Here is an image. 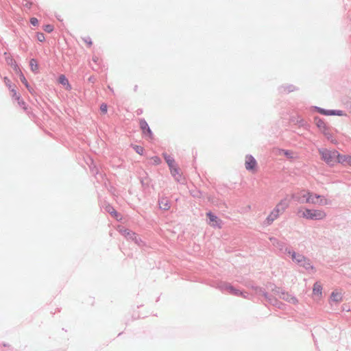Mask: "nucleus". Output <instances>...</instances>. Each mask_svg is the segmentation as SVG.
Here are the masks:
<instances>
[{"label":"nucleus","instance_id":"nucleus-22","mask_svg":"<svg viewBox=\"0 0 351 351\" xmlns=\"http://www.w3.org/2000/svg\"><path fill=\"white\" fill-rule=\"evenodd\" d=\"M10 93H11V97L13 99H16V101L20 100L21 96H20L19 93H18L17 91L14 88H11Z\"/></svg>","mask_w":351,"mask_h":351},{"label":"nucleus","instance_id":"nucleus-14","mask_svg":"<svg viewBox=\"0 0 351 351\" xmlns=\"http://www.w3.org/2000/svg\"><path fill=\"white\" fill-rule=\"evenodd\" d=\"M322 286L320 284L316 282L313 286V295L317 296V298H320L322 296Z\"/></svg>","mask_w":351,"mask_h":351},{"label":"nucleus","instance_id":"nucleus-8","mask_svg":"<svg viewBox=\"0 0 351 351\" xmlns=\"http://www.w3.org/2000/svg\"><path fill=\"white\" fill-rule=\"evenodd\" d=\"M140 127L143 131V133L147 136L150 139L153 138L152 132L147 124V123L145 120H140Z\"/></svg>","mask_w":351,"mask_h":351},{"label":"nucleus","instance_id":"nucleus-35","mask_svg":"<svg viewBox=\"0 0 351 351\" xmlns=\"http://www.w3.org/2000/svg\"><path fill=\"white\" fill-rule=\"evenodd\" d=\"M307 193H305L303 194L302 198V201L305 202H306V199H307Z\"/></svg>","mask_w":351,"mask_h":351},{"label":"nucleus","instance_id":"nucleus-27","mask_svg":"<svg viewBox=\"0 0 351 351\" xmlns=\"http://www.w3.org/2000/svg\"><path fill=\"white\" fill-rule=\"evenodd\" d=\"M36 38L40 42H43L45 39V35L43 33H38Z\"/></svg>","mask_w":351,"mask_h":351},{"label":"nucleus","instance_id":"nucleus-1","mask_svg":"<svg viewBox=\"0 0 351 351\" xmlns=\"http://www.w3.org/2000/svg\"><path fill=\"white\" fill-rule=\"evenodd\" d=\"M289 202L290 200L288 198L282 199L267 217L265 224L267 226L271 224L288 208Z\"/></svg>","mask_w":351,"mask_h":351},{"label":"nucleus","instance_id":"nucleus-2","mask_svg":"<svg viewBox=\"0 0 351 351\" xmlns=\"http://www.w3.org/2000/svg\"><path fill=\"white\" fill-rule=\"evenodd\" d=\"M299 217L311 220H321L326 217V213L322 210L301 208L298 211Z\"/></svg>","mask_w":351,"mask_h":351},{"label":"nucleus","instance_id":"nucleus-10","mask_svg":"<svg viewBox=\"0 0 351 351\" xmlns=\"http://www.w3.org/2000/svg\"><path fill=\"white\" fill-rule=\"evenodd\" d=\"M322 133L327 138L328 140L330 141L331 143L334 144H337V141L336 138L333 136V134L331 132L330 128L327 127L325 130H324Z\"/></svg>","mask_w":351,"mask_h":351},{"label":"nucleus","instance_id":"nucleus-19","mask_svg":"<svg viewBox=\"0 0 351 351\" xmlns=\"http://www.w3.org/2000/svg\"><path fill=\"white\" fill-rule=\"evenodd\" d=\"M29 66L31 68V70L34 72L37 73L38 69V64L37 61L35 59H32L29 62Z\"/></svg>","mask_w":351,"mask_h":351},{"label":"nucleus","instance_id":"nucleus-26","mask_svg":"<svg viewBox=\"0 0 351 351\" xmlns=\"http://www.w3.org/2000/svg\"><path fill=\"white\" fill-rule=\"evenodd\" d=\"M44 30L48 33H50L53 30V27L51 25H46L44 26Z\"/></svg>","mask_w":351,"mask_h":351},{"label":"nucleus","instance_id":"nucleus-3","mask_svg":"<svg viewBox=\"0 0 351 351\" xmlns=\"http://www.w3.org/2000/svg\"><path fill=\"white\" fill-rule=\"evenodd\" d=\"M319 154L322 156V158L324 160L327 164L333 165L336 162H340V154L336 150H328L326 149L319 150Z\"/></svg>","mask_w":351,"mask_h":351},{"label":"nucleus","instance_id":"nucleus-24","mask_svg":"<svg viewBox=\"0 0 351 351\" xmlns=\"http://www.w3.org/2000/svg\"><path fill=\"white\" fill-rule=\"evenodd\" d=\"M22 5L23 7L29 10L32 5V3L28 1L27 0H23Z\"/></svg>","mask_w":351,"mask_h":351},{"label":"nucleus","instance_id":"nucleus-6","mask_svg":"<svg viewBox=\"0 0 351 351\" xmlns=\"http://www.w3.org/2000/svg\"><path fill=\"white\" fill-rule=\"evenodd\" d=\"M118 230L121 233V234L125 237L127 239L133 240L135 241L136 243L140 245L141 239L136 233L123 226H119Z\"/></svg>","mask_w":351,"mask_h":351},{"label":"nucleus","instance_id":"nucleus-9","mask_svg":"<svg viewBox=\"0 0 351 351\" xmlns=\"http://www.w3.org/2000/svg\"><path fill=\"white\" fill-rule=\"evenodd\" d=\"M207 216L209 219V225L213 227L221 228V220L211 213H208Z\"/></svg>","mask_w":351,"mask_h":351},{"label":"nucleus","instance_id":"nucleus-34","mask_svg":"<svg viewBox=\"0 0 351 351\" xmlns=\"http://www.w3.org/2000/svg\"><path fill=\"white\" fill-rule=\"evenodd\" d=\"M24 85L29 90V92H32V88L30 87V86L27 82L26 83H25Z\"/></svg>","mask_w":351,"mask_h":351},{"label":"nucleus","instance_id":"nucleus-7","mask_svg":"<svg viewBox=\"0 0 351 351\" xmlns=\"http://www.w3.org/2000/svg\"><path fill=\"white\" fill-rule=\"evenodd\" d=\"M245 167L247 170L255 172L257 167L256 160L250 155L246 156L245 158Z\"/></svg>","mask_w":351,"mask_h":351},{"label":"nucleus","instance_id":"nucleus-30","mask_svg":"<svg viewBox=\"0 0 351 351\" xmlns=\"http://www.w3.org/2000/svg\"><path fill=\"white\" fill-rule=\"evenodd\" d=\"M18 104L21 106L24 110H26V105L25 101L20 98V100H17Z\"/></svg>","mask_w":351,"mask_h":351},{"label":"nucleus","instance_id":"nucleus-28","mask_svg":"<svg viewBox=\"0 0 351 351\" xmlns=\"http://www.w3.org/2000/svg\"><path fill=\"white\" fill-rule=\"evenodd\" d=\"M19 75H20V80L21 81V82L24 84L25 83H26L27 81L26 80V78L25 77L24 75L22 73V72L19 69Z\"/></svg>","mask_w":351,"mask_h":351},{"label":"nucleus","instance_id":"nucleus-4","mask_svg":"<svg viewBox=\"0 0 351 351\" xmlns=\"http://www.w3.org/2000/svg\"><path fill=\"white\" fill-rule=\"evenodd\" d=\"M306 203L319 205H327L329 204V201L324 196L317 195L311 193H307V199H306Z\"/></svg>","mask_w":351,"mask_h":351},{"label":"nucleus","instance_id":"nucleus-11","mask_svg":"<svg viewBox=\"0 0 351 351\" xmlns=\"http://www.w3.org/2000/svg\"><path fill=\"white\" fill-rule=\"evenodd\" d=\"M106 210L109 214L111 215L112 217H114L117 220H121L122 219L121 215L118 213L113 207L108 206H106Z\"/></svg>","mask_w":351,"mask_h":351},{"label":"nucleus","instance_id":"nucleus-33","mask_svg":"<svg viewBox=\"0 0 351 351\" xmlns=\"http://www.w3.org/2000/svg\"><path fill=\"white\" fill-rule=\"evenodd\" d=\"M24 85L29 90V92H32V88L30 87V86L27 82L26 83H25Z\"/></svg>","mask_w":351,"mask_h":351},{"label":"nucleus","instance_id":"nucleus-32","mask_svg":"<svg viewBox=\"0 0 351 351\" xmlns=\"http://www.w3.org/2000/svg\"><path fill=\"white\" fill-rule=\"evenodd\" d=\"M152 160H154V162L155 163L158 164V163H160V158H159L158 157H157V156H155V157L152 158Z\"/></svg>","mask_w":351,"mask_h":351},{"label":"nucleus","instance_id":"nucleus-13","mask_svg":"<svg viewBox=\"0 0 351 351\" xmlns=\"http://www.w3.org/2000/svg\"><path fill=\"white\" fill-rule=\"evenodd\" d=\"M314 122L321 132L328 127L325 122L319 117H315Z\"/></svg>","mask_w":351,"mask_h":351},{"label":"nucleus","instance_id":"nucleus-29","mask_svg":"<svg viewBox=\"0 0 351 351\" xmlns=\"http://www.w3.org/2000/svg\"><path fill=\"white\" fill-rule=\"evenodd\" d=\"M100 110L104 113H106L108 110V106L106 104H102L100 106Z\"/></svg>","mask_w":351,"mask_h":351},{"label":"nucleus","instance_id":"nucleus-12","mask_svg":"<svg viewBox=\"0 0 351 351\" xmlns=\"http://www.w3.org/2000/svg\"><path fill=\"white\" fill-rule=\"evenodd\" d=\"M58 82L61 84L62 86H64L66 90L71 89V86L69 82V80L64 75H61L59 76Z\"/></svg>","mask_w":351,"mask_h":351},{"label":"nucleus","instance_id":"nucleus-21","mask_svg":"<svg viewBox=\"0 0 351 351\" xmlns=\"http://www.w3.org/2000/svg\"><path fill=\"white\" fill-rule=\"evenodd\" d=\"M319 112H320L321 114H324V115H332V114H336V113L333 111H327V110H325L324 109H321L319 108L318 110ZM337 115H341L342 114L339 112L338 113H337Z\"/></svg>","mask_w":351,"mask_h":351},{"label":"nucleus","instance_id":"nucleus-5","mask_svg":"<svg viewBox=\"0 0 351 351\" xmlns=\"http://www.w3.org/2000/svg\"><path fill=\"white\" fill-rule=\"evenodd\" d=\"M289 254L291 256L293 261H295L300 266L304 267L306 269L312 268L309 261L304 256L290 251Z\"/></svg>","mask_w":351,"mask_h":351},{"label":"nucleus","instance_id":"nucleus-23","mask_svg":"<svg viewBox=\"0 0 351 351\" xmlns=\"http://www.w3.org/2000/svg\"><path fill=\"white\" fill-rule=\"evenodd\" d=\"M134 149L136 151V153H138L140 155H142L143 154V147L139 145H134Z\"/></svg>","mask_w":351,"mask_h":351},{"label":"nucleus","instance_id":"nucleus-25","mask_svg":"<svg viewBox=\"0 0 351 351\" xmlns=\"http://www.w3.org/2000/svg\"><path fill=\"white\" fill-rule=\"evenodd\" d=\"M286 300L293 304H295L298 302L297 298L293 296H289L287 298H286Z\"/></svg>","mask_w":351,"mask_h":351},{"label":"nucleus","instance_id":"nucleus-16","mask_svg":"<svg viewBox=\"0 0 351 351\" xmlns=\"http://www.w3.org/2000/svg\"><path fill=\"white\" fill-rule=\"evenodd\" d=\"M339 163L343 165H348L351 166V156L350 155H342L340 156Z\"/></svg>","mask_w":351,"mask_h":351},{"label":"nucleus","instance_id":"nucleus-17","mask_svg":"<svg viewBox=\"0 0 351 351\" xmlns=\"http://www.w3.org/2000/svg\"><path fill=\"white\" fill-rule=\"evenodd\" d=\"M163 156L169 168H173V166H176L175 160L172 157L167 154H164Z\"/></svg>","mask_w":351,"mask_h":351},{"label":"nucleus","instance_id":"nucleus-36","mask_svg":"<svg viewBox=\"0 0 351 351\" xmlns=\"http://www.w3.org/2000/svg\"><path fill=\"white\" fill-rule=\"evenodd\" d=\"M136 90H137V86H134V90L136 91Z\"/></svg>","mask_w":351,"mask_h":351},{"label":"nucleus","instance_id":"nucleus-31","mask_svg":"<svg viewBox=\"0 0 351 351\" xmlns=\"http://www.w3.org/2000/svg\"><path fill=\"white\" fill-rule=\"evenodd\" d=\"M30 23L34 25V26H36L38 25V21L36 18H32L30 19Z\"/></svg>","mask_w":351,"mask_h":351},{"label":"nucleus","instance_id":"nucleus-18","mask_svg":"<svg viewBox=\"0 0 351 351\" xmlns=\"http://www.w3.org/2000/svg\"><path fill=\"white\" fill-rule=\"evenodd\" d=\"M331 298L336 302H341L342 300V294L339 292H332L331 294Z\"/></svg>","mask_w":351,"mask_h":351},{"label":"nucleus","instance_id":"nucleus-20","mask_svg":"<svg viewBox=\"0 0 351 351\" xmlns=\"http://www.w3.org/2000/svg\"><path fill=\"white\" fill-rule=\"evenodd\" d=\"M171 174L176 177L177 180H178L179 177H180L179 169L176 167V166H173V168H170Z\"/></svg>","mask_w":351,"mask_h":351},{"label":"nucleus","instance_id":"nucleus-15","mask_svg":"<svg viewBox=\"0 0 351 351\" xmlns=\"http://www.w3.org/2000/svg\"><path fill=\"white\" fill-rule=\"evenodd\" d=\"M159 206L161 209L168 210L170 208V204L167 198H161L159 201Z\"/></svg>","mask_w":351,"mask_h":351}]
</instances>
